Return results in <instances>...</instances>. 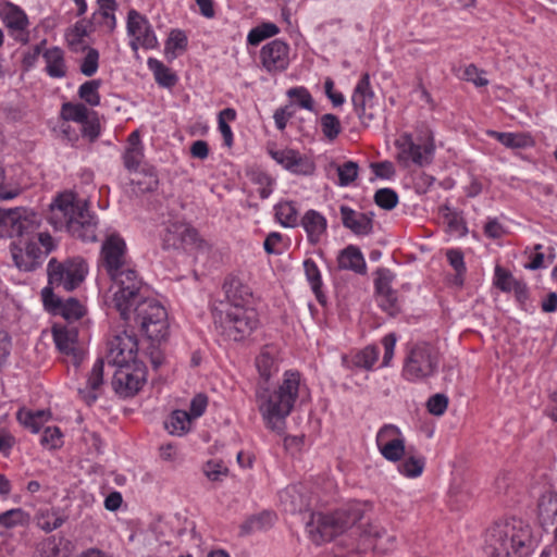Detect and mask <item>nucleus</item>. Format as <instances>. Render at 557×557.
Here are the masks:
<instances>
[{"instance_id":"obj_37","label":"nucleus","mask_w":557,"mask_h":557,"mask_svg":"<svg viewBox=\"0 0 557 557\" xmlns=\"http://www.w3.org/2000/svg\"><path fill=\"white\" fill-rule=\"evenodd\" d=\"M193 418L185 410H175L172 412L170 421L165 428L171 434L182 436L190 430Z\"/></svg>"},{"instance_id":"obj_46","label":"nucleus","mask_w":557,"mask_h":557,"mask_svg":"<svg viewBox=\"0 0 557 557\" xmlns=\"http://www.w3.org/2000/svg\"><path fill=\"white\" fill-rule=\"evenodd\" d=\"M99 86L100 82L97 79L86 82L79 87L78 95L88 104L98 106L100 103Z\"/></svg>"},{"instance_id":"obj_36","label":"nucleus","mask_w":557,"mask_h":557,"mask_svg":"<svg viewBox=\"0 0 557 557\" xmlns=\"http://www.w3.org/2000/svg\"><path fill=\"white\" fill-rule=\"evenodd\" d=\"M49 413L44 410L30 411L27 409H20L16 413L17 421L24 426L37 433L41 429L45 421L48 420Z\"/></svg>"},{"instance_id":"obj_22","label":"nucleus","mask_w":557,"mask_h":557,"mask_svg":"<svg viewBox=\"0 0 557 557\" xmlns=\"http://www.w3.org/2000/svg\"><path fill=\"white\" fill-rule=\"evenodd\" d=\"M280 348L274 344L264 345L256 357L255 364L259 376L264 382L273 379L280 368Z\"/></svg>"},{"instance_id":"obj_16","label":"nucleus","mask_w":557,"mask_h":557,"mask_svg":"<svg viewBox=\"0 0 557 557\" xmlns=\"http://www.w3.org/2000/svg\"><path fill=\"white\" fill-rule=\"evenodd\" d=\"M42 298L46 308L51 310L54 314L62 315L69 322L81 319L85 313L84 307L77 299L69 298L62 300L49 288L42 290Z\"/></svg>"},{"instance_id":"obj_32","label":"nucleus","mask_w":557,"mask_h":557,"mask_svg":"<svg viewBox=\"0 0 557 557\" xmlns=\"http://www.w3.org/2000/svg\"><path fill=\"white\" fill-rule=\"evenodd\" d=\"M148 67L153 73L156 82L166 88L173 87L177 83V76L169 67H166L161 61L149 58Z\"/></svg>"},{"instance_id":"obj_56","label":"nucleus","mask_w":557,"mask_h":557,"mask_svg":"<svg viewBox=\"0 0 557 557\" xmlns=\"http://www.w3.org/2000/svg\"><path fill=\"white\" fill-rule=\"evenodd\" d=\"M41 444L50 449L58 448L62 445V433L57 426L46 428L41 436Z\"/></svg>"},{"instance_id":"obj_4","label":"nucleus","mask_w":557,"mask_h":557,"mask_svg":"<svg viewBox=\"0 0 557 557\" xmlns=\"http://www.w3.org/2000/svg\"><path fill=\"white\" fill-rule=\"evenodd\" d=\"M366 505L351 503L330 515L311 513L307 531L315 544L332 541L355 527L363 518Z\"/></svg>"},{"instance_id":"obj_30","label":"nucleus","mask_w":557,"mask_h":557,"mask_svg":"<svg viewBox=\"0 0 557 557\" xmlns=\"http://www.w3.org/2000/svg\"><path fill=\"white\" fill-rule=\"evenodd\" d=\"M301 225L306 230L309 240L317 243L326 230V220L318 211L309 210L302 216Z\"/></svg>"},{"instance_id":"obj_38","label":"nucleus","mask_w":557,"mask_h":557,"mask_svg":"<svg viewBox=\"0 0 557 557\" xmlns=\"http://www.w3.org/2000/svg\"><path fill=\"white\" fill-rule=\"evenodd\" d=\"M187 47V37L182 30H172L166 42L164 53L168 60L175 59Z\"/></svg>"},{"instance_id":"obj_28","label":"nucleus","mask_w":557,"mask_h":557,"mask_svg":"<svg viewBox=\"0 0 557 557\" xmlns=\"http://www.w3.org/2000/svg\"><path fill=\"white\" fill-rule=\"evenodd\" d=\"M143 159L144 151L140 143V134L138 131H135L127 139V147L123 154L124 165L129 171L137 170Z\"/></svg>"},{"instance_id":"obj_9","label":"nucleus","mask_w":557,"mask_h":557,"mask_svg":"<svg viewBox=\"0 0 557 557\" xmlns=\"http://www.w3.org/2000/svg\"><path fill=\"white\" fill-rule=\"evenodd\" d=\"M39 225V215L29 209L22 207L0 209V226L13 239L12 244L32 242Z\"/></svg>"},{"instance_id":"obj_51","label":"nucleus","mask_w":557,"mask_h":557,"mask_svg":"<svg viewBox=\"0 0 557 557\" xmlns=\"http://www.w3.org/2000/svg\"><path fill=\"white\" fill-rule=\"evenodd\" d=\"M518 282L509 271L499 265L495 268V285L503 292H511Z\"/></svg>"},{"instance_id":"obj_31","label":"nucleus","mask_w":557,"mask_h":557,"mask_svg":"<svg viewBox=\"0 0 557 557\" xmlns=\"http://www.w3.org/2000/svg\"><path fill=\"white\" fill-rule=\"evenodd\" d=\"M46 61V71L50 77L61 78L66 74V66L64 62V53L59 47L47 49L44 52Z\"/></svg>"},{"instance_id":"obj_57","label":"nucleus","mask_w":557,"mask_h":557,"mask_svg":"<svg viewBox=\"0 0 557 557\" xmlns=\"http://www.w3.org/2000/svg\"><path fill=\"white\" fill-rule=\"evenodd\" d=\"M404 437L398 426L394 424H384L376 434V445L381 446L394 438Z\"/></svg>"},{"instance_id":"obj_63","label":"nucleus","mask_w":557,"mask_h":557,"mask_svg":"<svg viewBox=\"0 0 557 557\" xmlns=\"http://www.w3.org/2000/svg\"><path fill=\"white\" fill-rule=\"evenodd\" d=\"M32 242H34L35 246L41 248L42 257L47 256L53 249L52 237L46 232H39L37 230Z\"/></svg>"},{"instance_id":"obj_47","label":"nucleus","mask_w":557,"mask_h":557,"mask_svg":"<svg viewBox=\"0 0 557 557\" xmlns=\"http://www.w3.org/2000/svg\"><path fill=\"white\" fill-rule=\"evenodd\" d=\"M62 115L65 120L83 123L88 119V109L82 104L64 103L62 107Z\"/></svg>"},{"instance_id":"obj_27","label":"nucleus","mask_w":557,"mask_h":557,"mask_svg":"<svg viewBox=\"0 0 557 557\" xmlns=\"http://www.w3.org/2000/svg\"><path fill=\"white\" fill-rule=\"evenodd\" d=\"M337 262L341 270H349L358 274H363L367 270L362 252L354 245H349L339 252Z\"/></svg>"},{"instance_id":"obj_23","label":"nucleus","mask_w":557,"mask_h":557,"mask_svg":"<svg viewBox=\"0 0 557 557\" xmlns=\"http://www.w3.org/2000/svg\"><path fill=\"white\" fill-rule=\"evenodd\" d=\"M53 339L58 349L67 356H73L75 362L79 356L78 330L74 325L60 326L52 329Z\"/></svg>"},{"instance_id":"obj_42","label":"nucleus","mask_w":557,"mask_h":557,"mask_svg":"<svg viewBox=\"0 0 557 557\" xmlns=\"http://www.w3.org/2000/svg\"><path fill=\"white\" fill-rule=\"evenodd\" d=\"M304 269L307 276V280L309 281L311 288L313 293L315 294L318 300L322 302L323 294L321 290L322 287V280L320 271L315 264V262L311 259H306L304 261Z\"/></svg>"},{"instance_id":"obj_41","label":"nucleus","mask_w":557,"mask_h":557,"mask_svg":"<svg viewBox=\"0 0 557 557\" xmlns=\"http://www.w3.org/2000/svg\"><path fill=\"white\" fill-rule=\"evenodd\" d=\"M275 216L285 227H294L298 223V211L293 202H281L275 207Z\"/></svg>"},{"instance_id":"obj_60","label":"nucleus","mask_w":557,"mask_h":557,"mask_svg":"<svg viewBox=\"0 0 557 557\" xmlns=\"http://www.w3.org/2000/svg\"><path fill=\"white\" fill-rule=\"evenodd\" d=\"M482 73L475 65L470 64L463 71V78L473 83L476 87H483L488 84V81L482 76Z\"/></svg>"},{"instance_id":"obj_52","label":"nucleus","mask_w":557,"mask_h":557,"mask_svg":"<svg viewBox=\"0 0 557 557\" xmlns=\"http://www.w3.org/2000/svg\"><path fill=\"white\" fill-rule=\"evenodd\" d=\"M447 407L448 397L442 393L432 395L426 401L428 411L433 416H443Z\"/></svg>"},{"instance_id":"obj_45","label":"nucleus","mask_w":557,"mask_h":557,"mask_svg":"<svg viewBox=\"0 0 557 557\" xmlns=\"http://www.w3.org/2000/svg\"><path fill=\"white\" fill-rule=\"evenodd\" d=\"M499 143L509 148H522L530 144V137L522 134L491 132Z\"/></svg>"},{"instance_id":"obj_5","label":"nucleus","mask_w":557,"mask_h":557,"mask_svg":"<svg viewBox=\"0 0 557 557\" xmlns=\"http://www.w3.org/2000/svg\"><path fill=\"white\" fill-rule=\"evenodd\" d=\"M298 385H260L256 392L259 410L272 430H281L283 420L290 413Z\"/></svg>"},{"instance_id":"obj_62","label":"nucleus","mask_w":557,"mask_h":557,"mask_svg":"<svg viewBox=\"0 0 557 557\" xmlns=\"http://www.w3.org/2000/svg\"><path fill=\"white\" fill-rule=\"evenodd\" d=\"M540 510L542 515L546 513L548 517H550L553 524H556L555 534L557 539V495L549 496L547 502L543 500L540 504Z\"/></svg>"},{"instance_id":"obj_55","label":"nucleus","mask_w":557,"mask_h":557,"mask_svg":"<svg viewBox=\"0 0 557 557\" xmlns=\"http://www.w3.org/2000/svg\"><path fill=\"white\" fill-rule=\"evenodd\" d=\"M99 52L94 48H88L85 58L81 64V72L86 76H92L98 70Z\"/></svg>"},{"instance_id":"obj_48","label":"nucleus","mask_w":557,"mask_h":557,"mask_svg":"<svg viewBox=\"0 0 557 557\" xmlns=\"http://www.w3.org/2000/svg\"><path fill=\"white\" fill-rule=\"evenodd\" d=\"M374 202L384 210H392L398 203V195L391 188H381L374 195Z\"/></svg>"},{"instance_id":"obj_19","label":"nucleus","mask_w":557,"mask_h":557,"mask_svg":"<svg viewBox=\"0 0 557 557\" xmlns=\"http://www.w3.org/2000/svg\"><path fill=\"white\" fill-rule=\"evenodd\" d=\"M11 255L15 265L26 272L34 271L42 260L41 248L35 246L34 242L11 244Z\"/></svg>"},{"instance_id":"obj_39","label":"nucleus","mask_w":557,"mask_h":557,"mask_svg":"<svg viewBox=\"0 0 557 557\" xmlns=\"http://www.w3.org/2000/svg\"><path fill=\"white\" fill-rule=\"evenodd\" d=\"M381 455L388 461L397 462L405 456V437L394 438L377 446Z\"/></svg>"},{"instance_id":"obj_43","label":"nucleus","mask_w":557,"mask_h":557,"mask_svg":"<svg viewBox=\"0 0 557 557\" xmlns=\"http://www.w3.org/2000/svg\"><path fill=\"white\" fill-rule=\"evenodd\" d=\"M380 350L374 346H368L358 351L351 359V363L361 369L369 370L376 362Z\"/></svg>"},{"instance_id":"obj_8","label":"nucleus","mask_w":557,"mask_h":557,"mask_svg":"<svg viewBox=\"0 0 557 557\" xmlns=\"http://www.w3.org/2000/svg\"><path fill=\"white\" fill-rule=\"evenodd\" d=\"M113 282L112 305L124 321L129 320L132 307L144 299L146 293L135 270L125 267L109 275Z\"/></svg>"},{"instance_id":"obj_53","label":"nucleus","mask_w":557,"mask_h":557,"mask_svg":"<svg viewBox=\"0 0 557 557\" xmlns=\"http://www.w3.org/2000/svg\"><path fill=\"white\" fill-rule=\"evenodd\" d=\"M380 307L389 315L394 317L399 312L398 299L395 292H387L377 295Z\"/></svg>"},{"instance_id":"obj_20","label":"nucleus","mask_w":557,"mask_h":557,"mask_svg":"<svg viewBox=\"0 0 557 557\" xmlns=\"http://www.w3.org/2000/svg\"><path fill=\"white\" fill-rule=\"evenodd\" d=\"M341 215L343 225L350 230L357 236H367L373 232L372 212H358L347 206H341Z\"/></svg>"},{"instance_id":"obj_34","label":"nucleus","mask_w":557,"mask_h":557,"mask_svg":"<svg viewBox=\"0 0 557 557\" xmlns=\"http://www.w3.org/2000/svg\"><path fill=\"white\" fill-rule=\"evenodd\" d=\"M441 212L449 234L458 237H462L467 234L466 222L459 212L446 206L441 209Z\"/></svg>"},{"instance_id":"obj_54","label":"nucleus","mask_w":557,"mask_h":557,"mask_svg":"<svg viewBox=\"0 0 557 557\" xmlns=\"http://www.w3.org/2000/svg\"><path fill=\"white\" fill-rule=\"evenodd\" d=\"M338 178L341 186H347L352 183L358 175V164L352 161H347L338 166Z\"/></svg>"},{"instance_id":"obj_58","label":"nucleus","mask_w":557,"mask_h":557,"mask_svg":"<svg viewBox=\"0 0 557 557\" xmlns=\"http://www.w3.org/2000/svg\"><path fill=\"white\" fill-rule=\"evenodd\" d=\"M61 550L53 537L46 539L38 547L34 557H60Z\"/></svg>"},{"instance_id":"obj_1","label":"nucleus","mask_w":557,"mask_h":557,"mask_svg":"<svg viewBox=\"0 0 557 557\" xmlns=\"http://www.w3.org/2000/svg\"><path fill=\"white\" fill-rule=\"evenodd\" d=\"M49 221L55 230H65L84 242L97 239V221L88 203L73 193L61 194L50 205Z\"/></svg>"},{"instance_id":"obj_25","label":"nucleus","mask_w":557,"mask_h":557,"mask_svg":"<svg viewBox=\"0 0 557 557\" xmlns=\"http://www.w3.org/2000/svg\"><path fill=\"white\" fill-rule=\"evenodd\" d=\"M66 520L67 516L59 507H40L34 516L35 524L46 533L61 528Z\"/></svg>"},{"instance_id":"obj_44","label":"nucleus","mask_w":557,"mask_h":557,"mask_svg":"<svg viewBox=\"0 0 557 557\" xmlns=\"http://www.w3.org/2000/svg\"><path fill=\"white\" fill-rule=\"evenodd\" d=\"M278 33V27L273 23H263L252 28L247 37L248 44L256 46L262 40L272 37Z\"/></svg>"},{"instance_id":"obj_33","label":"nucleus","mask_w":557,"mask_h":557,"mask_svg":"<svg viewBox=\"0 0 557 557\" xmlns=\"http://www.w3.org/2000/svg\"><path fill=\"white\" fill-rule=\"evenodd\" d=\"M275 521V515L270 511H263L259 515L251 516L242 525V534H250L258 531L270 529Z\"/></svg>"},{"instance_id":"obj_14","label":"nucleus","mask_w":557,"mask_h":557,"mask_svg":"<svg viewBox=\"0 0 557 557\" xmlns=\"http://www.w3.org/2000/svg\"><path fill=\"white\" fill-rule=\"evenodd\" d=\"M260 60L267 72H282L289 64V48L284 41L274 39L261 48Z\"/></svg>"},{"instance_id":"obj_10","label":"nucleus","mask_w":557,"mask_h":557,"mask_svg":"<svg viewBox=\"0 0 557 557\" xmlns=\"http://www.w3.org/2000/svg\"><path fill=\"white\" fill-rule=\"evenodd\" d=\"M87 265L82 259L58 262L51 259L48 263L49 284L53 289L71 292L85 278Z\"/></svg>"},{"instance_id":"obj_21","label":"nucleus","mask_w":557,"mask_h":557,"mask_svg":"<svg viewBox=\"0 0 557 557\" xmlns=\"http://www.w3.org/2000/svg\"><path fill=\"white\" fill-rule=\"evenodd\" d=\"M198 233L195 228L186 224L174 223L166 228L163 238L164 246L168 248H184L197 246Z\"/></svg>"},{"instance_id":"obj_24","label":"nucleus","mask_w":557,"mask_h":557,"mask_svg":"<svg viewBox=\"0 0 557 557\" xmlns=\"http://www.w3.org/2000/svg\"><path fill=\"white\" fill-rule=\"evenodd\" d=\"M225 299L216 304H230L232 306H247L252 297L249 286L238 277H228L223 285Z\"/></svg>"},{"instance_id":"obj_13","label":"nucleus","mask_w":557,"mask_h":557,"mask_svg":"<svg viewBox=\"0 0 557 557\" xmlns=\"http://www.w3.org/2000/svg\"><path fill=\"white\" fill-rule=\"evenodd\" d=\"M373 99L374 91L370 85V75L364 73L354 89L351 101L358 117L366 126L370 125L380 113V109L375 106Z\"/></svg>"},{"instance_id":"obj_49","label":"nucleus","mask_w":557,"mask_h":557,"mask_svg":"<svg viewBox=\"0 0 557 557\" xmlns=\"http://www.w3.org/2000/svg\"><path fill=\"white\" fill-rule=\"evenodd\" d=\"M321 127L323 135L330 140L335 139L342 131L338 117L331 113L321 116Z\"/></svg>"},{"instance_id":"obj_3","label":"nucleus","mask_w":557,"mask_h":557,"mask_svg":"<svg viewBox=\"0 0 557 557\" xmlns=\"http://www.w3.org/2000/svg\"><path fill=\"white\" fill-rule=\"evenodd\" d=\"M137 351V338L127 331H122L110 339L107 371H112L111 383H146V368L136 362Z\"/></svg>"},{"instance_id":"obj_11","label":"nucleus","mask_w":557,"mask_h":557,"mask_svg":"<svg viewBox=\"0 0 557 557\" xmlns=\"http://www.w3.org/2000/svg\"><path fill=\"white\" fill-rule=\"evenodd\" d=\"M395 145L398 148L397 159L405 165H408L409 161L419 166H424L432 162L435 145L433 136L429 132L417 141L412 138V135L403 134Z\"/></svg>"},{"instance_id":"obj_59","label":"nucleus","mask_w":557,"mask_h":557,"mask_svg":"<svg viewBox=\"0 0 557 557\" xmlns=\"http://www.w3.org/2000/svg\"><path fill=\"white\" fill-rule=\"evenodd\" d=\"M287 95L290 98H295L298 104L307 110H312L313 107V99L310 96V94L307 91V89L299 87V88H290L287 91Z\"/></svg>"},{"instance_id":"obj_12","label":"nucleus","mask_w":557,"mask_h":557,"mask_svg":"<svg viewBox=\"0 0 557 557\" xmlns=\"http://www.w3.org/2000/svg\"><path fill=\"white\" fill-rule=\"evenodd\" d=\"M436 368L437 359L432 347L422 344L410 349L403 371L407 380H423L432 375Z\"/></svg>"},{"instance_id":"obj_50","label":"nucleus","mask_w":557,"mask_h":557,"mask_svg":"<svg viewBox=\"0 0 557 557\" xmlns=\"http://www.w3.org/2000/svg\"><path fill=\"white\" fill-rule=\"evenodd\" d=\"M250 180L258 186L257 193L262 199H267L271 195L274 181L268 174L263 172H252Z\"/></svg>"},{"instance_id":"obj_26","label":"nucleus","mask_w":557,"mask_h":557,"mask_svg":"<svg viewBox=\"0 0 557 557\" xmlns=\"http://www.w3.org/2000/svg\"><path fill=\"white\" fill-rule=\"evenodd\" d=\"M98 10L91 16V25L104 28L112 33L116 26L115 11L117 3L115 0H97Z\"/></svg>"},{"instance_id":"obj_6","label":"nucleus","mask_w":557,"mask_h":557,"mask_svg":"<svg viewBox=\"0 0 557 557\" xmlns=\"http://www.w3.org/2000/svg\"><path fill=\"white\" fill-rule=\"evenodd\" d=\"M212 317L218 332L234 342L245 339L258 326L257 312L247 306L215 304Z\"/></svg>"},{"instance_id":"obj_2","label":"nucleus","mask_w":557,"mask_h":557,"mask_svg":"<svg viewBox=\"0 0 557 557\" xmlns=\"http://www.w3.org/2000/svg\"><path fill=\"white\" fill-rule=\"evenodd\" d=\"M533 542L530 524L518 518L495 522L486 531L484 550L490 557H522Z\"/></svg>"},{"instance_id":"obj_7","label":"nucleus","mask_w":557,"mask_h":557,"mask_svg":"<svg viewBox=\"0 0 557 557\" xmlns=\"http://www.w3.org/2000/svg\"><path fill=\"white\" fill-rule=\"evenodd\" d=\"M139 326L140 332L151 342L159 345L169 334L168 313L154 298L145 297L132 307L129 320Z\"/></svg>"},{"instance_id":"obj_15","label":"nucleus","mask_w":557,"mask_h":557,"mask_svg":"<svg viewBox=\"0 0 557 557\" xmlns=\"http://www.w3.org/2000/svg\"><path fill=\"white\" fill-rule=\"evenodd\" d=\"M101 259L109 275L128 267L125 242L116 235L109 236L102 244Z\"/></svg>"},{"instance_id":"obj_61","label":"nucleus","mask_w":557,"mask_h":557,"mask_svg":"<svg viewBox=\"0 0 557 557\" xmlns=\"http://www.w3.org/2000/svg\"><path fill=\"white\" fill-rule=\"evenodd\" d=\"M208 406V397L205 394H197L190 403L189 416L195 420L201 417Z\"/></svg>"},{"instance_id":"obj_17","label":"nucleus","mask_w":557,"mask_h":557,"mask_svg":"<svg viewBox=\"0 0 557 557\" xmlns=\"http://www.w3.org/2000/svg\"><path fill=\"white\" fill-rule=\"evenodd\" d=\"M271 156L277 163L294 174L311 175L314 172V163L296 150L284 149L272 151Z\"/></svg>"},{"instance_id":"obj_29","label":"nucleus","mask_w":557,"mask_h":557,"mask_svg":"<svg viewBox=\"0 0 557 557\" xmlns=\"http://www.w3.org/2000/svg\"><path fill=\"white\" fill-rule=\"evenodd\" d=\"M0 15L5 26L14 32H23L28 26V18L25 12L13 3H5L1 9Z\"/></svg>"},{"instance_id":"obj_40","label":"nucleus","mask_w":557,"mask_h":557,"mask_svg":"<svg viewBox=\"0 0 557 557\" xmlns=\"http://www.w3.org/2000/svg\"><path fill=\"white\" fill-rule=\"evenodd\" d=\"M424 467V457L410 455L399 463L398 471L407 478H418L422 474Z\"/></svg>"},{"instance_id":"obj_35","label":"nucleus","mask_w":557,"mask_h":557,"mask_svg":"<svg viewBox=\"0 0 557 557\" xmlns=\"http://www.w3.org/2000/svg\"><path fill=\"white\" fill-rule=\"evenodd\" d=\"M30 516L21 508L10 509L0 515V533L5 530L27 525Z\"/></svg>"},{"instance_id":"obj_18","label":"nucleus","mask_w":557,"mask_h":557,"mask_svg":"<svg viewBox=\"0 0 557 557\" xmlns=\"http://www.w3.org/2000/svg\"><path fill=\"white\" fill-rule=\"evenodd\" d=\"M127 33L137 38L140 41V46L145 49H153L158 45V39L148 20L135 10L128 12Z\"/></svg>"},{"instance_id":"obj_64","label":"nucleus","mask_w":557,"mask_h":557,"mask_svg":"<svg viewBox=\"0 0 557 557\" xmlns=\"http://www.w3.org/2000/svg\"><path fill=\"white\" fill-rule=\"evenodd\" d=\"M203 472L209 480L219 481L222 475L226 474L227 469L219 462L209 461L205 465Z\"/></svg>"}]
</instances>
